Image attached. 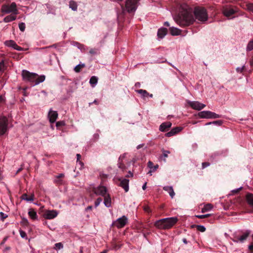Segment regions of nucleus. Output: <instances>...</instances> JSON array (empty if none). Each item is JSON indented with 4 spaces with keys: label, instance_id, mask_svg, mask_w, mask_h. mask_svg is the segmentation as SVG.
Here are the masks:
<instances>
[{
    "label": "nucleus",
    "instance_id": "f257e3e1",
    "mask_svg": "<svg viewBox=\"0 0 253 253\" xmlns=\"http://www.w3.org/2000/svg\"><path fill=\"white\" fill-rule=\"evenodd\" d=\"M176 23L180 26L185 27L191 24L194 21L192 9L185 4L180 6L179 13L174 17Z\"/></svg>",
    "mask_w": 253,
    "mask_h": 253
},
{
    "label": "nucleus",
    "instance_id": "f03ea898",
    "mask_svg": "<svg viewBox=\"0 0 253 253\" xmlns=\"http://www.w3.org/2000/svg\"><path fill=\"white\" fill-rule=\"evenodd\" d=\"M177 221V217L165 218L157 220L154 225L158 229L166 230L171 228Z\"/></svg>",
    "mask_w": 253,
    "mask_h": 253
},
{
    "label": "nucleus",
    "instance_id": "7ed1b4c3",
    "mask_svg": "<svg viewBox=\"0 0 253 253\" xmlns=\"http://www.w3.org/2000/svg\"><path fill=\"white\" fill-rule=\"evenodd\" d=\"M194 12L196 19L198 21L204 22L207 20L208 16L205 8L196 7Z\"/></svg>",
    "mask_w": 253,
    "mask_h": 253
},
{
    "label": "nucleus",
    "instance_id": "20e7f679",
    "mask_svg": "<svg viewBox=\"0 0 253 253\" xmlns=\"http://www.w3.org/2000/svg\"><path fill=\"white\" fill-rule=\"evenodd\" d=\"M250 234V231L249 230L243 232L241 234L235 233L233 238H232V240L236 243H243L247 240Z\"/></svg>",
    "mask_w": 253,
    "mask_h": 253
},
{
    "label": "nucleus",
    "instance_id": "39448f33",
    "mask_svg": "<svg viewBox=\"0 0 253 253\" xmlns=\"http://www.w3.org/2000/svg\"><path fill=\"white\" fill-rule=\"evenodd\" d=\"M1 11L4 13H12L14 14L18 13L16 4L13 2L10 4H4L1 6Z\"/></svg>",
    "mask_w": 253,
    "mask_h": 253
},
{
    "label": "nucleus",
    "instance_id": "423d86ee",
    "mask_svg": "<svg viewBox=\"0 0 253 253\" xmlns=\"http://www.w3.org/2000/svg\"><path fill=\"white\" fill-rule=\"evenodd\" d=\"M138 0H126V8L129 13L134 12L137 9Z\"/></svg>",
    "mask_w": 253,
    "mask_h": 253
},
{
    "label": "nucleus",
    "instance_id": "0eeeda50",
    "mask_svg": "<svg viewBox=\"0 0 253 253\" xmlns=\"http://www.w3.org/2000/svg\"><path fill=\"white\" fill-rule=\"evenodd\" d=\"M23 78L24 80L29 81L35 84L37 78V74L34 73H30L28 71L23 70L22 74Z\"/></svg>",
    "mask_w": 253,
    "mask_h": 253
},
{
    "label": "nucleus",
    "instance_id": "6e6552de",
    "mask_svg": "<svg viewBox=\"0 0 253 253\" xmlns=\"http://www.w3.org/2000/svg\"><path fill=\"white\" fill-rule=\"evenodd\" d=\"M127 222V217L125 215H123L114 221L113 222V225L116 226L117 228H122L124 227Z\"/></svg>",
    "mask_w": 253,
    "mask_h": 253
},
{
    "label": "nucleus",
    "instance_id": "1a4fd4ad",
    "mask_svg": "<svg viewBox=\"0 0 253 253\" xmlns=\"http://www.w3.org/2000/svg\"><path fill=\"white\" fill-rule=\"evenodd\" d=\"M7 130V119L5 117L0 118V135L4 134Z\"/></svg>",
    "mask_w": 253,
    "mask_h": 253
},
{
    "label": "nucleus",
    "instance_id": "9d476101",
    "mask_svg": "<svg viewBox=\"0 0 253 253\" xmlns=\"http://www.w3.org/2000/svg\"><path fill=\"white\" fill-rule=\"evenodd\" d=\"M187 103L193 109L198 111L201 110L206 107L205 104L202 103L199 101H188Z\"/></svg>",
    "mask_w": 253,
    "mask_h": 253
},
{
    "label": "nucleus",
    "instance_id": "9b49d317",
    "mask_svg": "<svg viewBox=\"0 0 253 253\" xmlns=\"http://www.w3.org/2000/svg\"><path fill=\"white\" fill-rule=\"evenodd\" d=\"M238 11V9L237 7H225L223 8V13L225 16L229 17L237 12Z\"/></svg>",
    "mask_w": 253,
    "mask_h": 253
},
{
    "label": "nucleus",
    "instance_id": "f8f14e48",
    "mask_svg": "<svg viewBox=\"0 0 253 253\" xmlns=\"http://www.w3.org/2000/svg\"><path fill=\"white\" fill-rule=\"evenodd\" d=\"M94 192L96 195L104 197L107 195V188L103 186H99L94 189Z\"/></svg>",
    "mask_w": 253,
    "mask_h": 253
},
{
    "label": "nucleus",
    "instance_id": "ddd939ff",
    "mask_svg": "<svg viewBox=\"0 0 253 253\" xmlns=\"http://www.w3.org/2000/svg\"><path fill=\"white\" fill-rule=\"evenodd\" d=\"M58 215V212L55 210L46 211L44 213V217L48 219H53Z\"/></svg>",
    "mask_w": 253,
    "mask_h": 253
},
{
    "label": "nucleus",
    "instance_id": "4468645a",
    "mask_svg": "<svg viewBox=\"0 0 253 253\" xmlns=\"http://www.w3.org/2000/svg\"><path fill=\"white\" fill-rule=\"evenodd\" d=\"M58 113L56 111H53L52 109H50L48 112V117L49 118V120L50 123H54L57 117H58Z\"/></svg>",
    "mask_w": 253,
    "mask_h": 253
},
{
    "label": "nucleus",
    "instance_id": "2eb2a0df",
    "mask_svg": "<svg viewBox=\"0 0 253 253\" xmlns=\"http://www.w3.org/2000/svg\"><path fill=\"white\" fill-rule=\"evenodd\" d=\"M119 180L121 181L120 186L124 188L126 192H127L129 190V180L126 178Z\"/></svg>",
    "mask_w": 253,
    "mask_h": 253
},
{
    "label": "nucleus",
    "instance_id": "dca6fc26",
    "mask_svg": "<svg viewBox=\"0 0 253 253\" xmlns=\"http://www.w3.org/2000/svg\"><path fill=\"white\" fill-rule=\"evenodd\" d=\"M182 129V127H175L173 128L170 131L167 132L166 134V136L167 137L172 136L177 133L180 132Z\"/></svg>",
    "mask_w": 253,
    "mask_h": 253
},
{
    "label": "nucleus",
    "instance_id": "f3484780",
    "mask_svg": "<svg viewBox=\"0 0 253 253\" xmlns=\"http://www.w3.org/2000/svg\"><path fill=\"white\" fill-rule=\"evenodd\" d=\"M171 123L169 122H165L161 125L160 126V130L161 131H166L167 129L170 127Z\"/></svg>",
    "mask_w": 253,
    "mask_h": 253
},
{
    "label": "nucleus",
    "instance_id": "a211bd4d",
    "mask_svg": "<svg viewBox=\"0 0 253 253\" xmlns=\"http://www.w3.org/2000/svg\"><path fill=\"white\" fill-rule=\"evenodd\" d=\"M104 204L107 208H109L111 206V199L109 194H107L104 196Z\"/></svg>",
    "mask_w": 253,
    "mask_h": 253
},
{
    "label": "nucleus",
    "instance_id": "6ab92c4d",
    "mask_svg": "<svg viewBox=\"0 0 253 253\" xmlns=\"http://www.w3.org/2000/svg\"><path fill=\"white\" fill-rule=\"evenodd\" d=\"M169 31L171 35L178 36L181 34V31L177 28L171 27L169 28Z\"/></svg>",
    "mask_w": 253,
    "mask_h": 253
},
{
    "label": "nucleus",
    "instance_id": "aec40b11",
    "mask_svg": "<svg viewBox=\"0 0 253 253\" xmlns=\"http://www.w3.org/2000/svg\"><path fill=\"white\" fill-rule=\"evenodd\" d=\"M210 115V111H203L199 112L198 114V116L200 118L203 119H209V116Z\"/></svg>",
    "mask_w": 253,
    "mask_h": 253
},
{
    "label": "nucleus",
    "instance_id": "412c9836",
    "mask_svg": "<svg viewBox=\"0 0 253 253\" xmlns=\"http://www.w3.org/2000/svg\"><path fill=\"white\" fill-rule=\"evenodd\" d=\"M167 33V29L165 28H162L159 29L157 35L159 38L162 39L166 35Z\"/></svg>",
    "mask_w": 253,
    "mask_h": 253
},
{
    "label": "nucleus",
    "instance_id": "4be33fe9",
    "mask_svg": "<svg viewBox=\"0 0 253 253\" xmlns=\"http://www.w3.org/2000/svg\"><path fill=\"white\" fill-rule=\"evenodd\" d=\"M246 199L248 204L252 207H253V194L248 193L246 195Z\"/></svg>",
    "mask_w": 253,
    "mask_h": 253
},
{
    "label": "nucleus",
    "instance_id": "5701e85b",
    "mask_svg": "<svg viewBox=\"0 0 253 253\" xmlns=\"http://www.w3.org/2000/svg\"><path fill=\"white\" fill-rule=\"evenodd\" d=\"M163 189L165 191H167L169 193L171 198H173L174 197L175 195V193L173 191L172 186H165L164 187Z\"/></svg>",
    "mask_w": 253,
    "mask_h": 253
},
{
    "label": "nucleus",
    "instance_id": "b1692460",
    "mask_svg": "<svg viewBox=\"0 0 253 253\" xmlns=\"http://www.w3.org/2000/svg\"><path fill=\"white\" fill-rule=\"evenodd\" d=\"M28 215L33 220L37 219L38 215L36 211L33 209H30L28 211Z\"/></svg>",
    "mask_w": 253,
    "mask_h": 253
},
{
    "label": "nucleus",
    "instance_id": "393cba45",
    "mask_svg": "<svg viewBox=\"0 0 253 253\" xmlns=\"http://www.w3.org/2000/svg\"><path fill=\"white\" fill-rule=\"evenodd\" d=\"M15 15L16 14H12L6 16L3 19V21L5 23H7L15 20L16 18Z\"/></svg>",
    "mask_w": 253,
    "mask_h": 253
},
{
    "label": "nucleus",
    "instance_id": "a878e982",
    "mask_svg": "<svg viewBox=\"0 0 253 253\" xmlns=\"http://www.w3.org/2000/svg\"><path fill=\"white\" fill-rule=\"evenodd\" d=\"M21 198L23 200H25L27 202H32L34 201V195L33 194H32L30 197H28V195L27 194H24L22 195Z\"/></svg>",
    "mask_w": 253,
    "mask_h": 253
},
{
    "label": "nucleus",
    "instance_id": "bb28decb",
    "mask_svg": "<svg viewBox=\"0 0 253 253\" xmlns=\"http://www.w3.org/2000/svg\"><path fill=\"white\" fill-rule=\"evenodd\" d=\"M98 82V78L95 76H92L91 77L89 80V83L92 87L95 86Z\"/></svg>",
    "mask_w": 253,
    "mask_h": 253
},
{
    "label": "nucleus",
    "instance_id": "cd10ccee",
    "mask_svg": "<svg viewBox=\"0 0 253 253\" xmlns=\"http://www.w3.org/2000/svg\"><path fill=\"white\" fill-rule=\"evenodd\" d=\"M44 80H45L44 76L42 75V76H41L39 77L37 75V78H36L35 83L33 84L32 85L34 86V85H37V84H39L40 83L43 82L44 81Z\"/></svg>",
    "mask_w": 253,
    "mask_h": 253
},
{
    "label": "nucleus",
    "instance_id": "c85d7f7f",
    "mask_svg": "<svg viewBox=\"0 0 253 253\" xmlns=\"http://www.w3.org/2000/svg\"><path fill=\"white\" fill-rule=\"evenodd\" d=\"M213 208V206L211 204H206L204 206V207L202 209V212H205L211 210Z\"/></svg>",
    "mask_w": 253,
    "mask_h": 253
},
{
    "label": "nucleus",
    "instance_id": "c756f323",
    "mask_svg": "<svg viewBox=\"0 0 253 253\" xmlns=\"http://www.w3.org/2000/svg\"><path fill=\"white\" fill-rule=\"evenodd\" d=\"M253 50V39H252L248 43L246 47L247 51H250Z\"/></svg>",
    "mask_w": 253,
    "mask_h": 253
},
{
    "label": "nucleus",
    "instance_id": "7c9ffc66",
    "mask_svg": "<svg viewBox=\"0 0 253 253\" xmlns=\"http://www.w3.org/2000/svg\"><path fill=\"white\" fill-rule=\"evenodd\" d=\"M70 8L73 10L76 11L77 9V4L76 2L74 1H70L69 3Z\"/></svg>",
    "mask_w": 253,
    "mask_h": 253
},
{
    "label": "nucleus",
    "instance_id": "2f4dec72",
    "mask_svg": "<svg viewBox=\"0 0 253 253\" xmlns=\"http://www.w3.org/2000/svg\"><path fill=\"white\" fill-rule=\"evenodd\" d=\"M84 67H85L84 64H78L74 68V71L77 73H79L80 72L81 69Z\"/></svg>",
    "mask_w": 253,
    "mask_h": 253
},
{
    "label": "nucleus",
    "instance_id": "473e14b6",
    "mask_svg": "<svg viewBox=\"0 0 253 253\" xmlns=\"http://www.w3.org/2000/svg\"><path fill=\"white\" fill-rule=\"evenodd\" d=\"M220 115L210 111L209 119H217L220 118Z\"/></svg>",
    "mask_w": 253,
    "mask_h": 253
},
{
    "label": "nucleus",
    "instance_id": "72a5a7b5",
    "mask_svg": "<svg viewBox=\"0 0 253 253\" xmlns=\"http://www.w3.org/2000/svg\"><path fill=\"white\" fill-rule=\"evenodd\" d=\"M138 93L142 95L143 97L147 96V95H149V93L147 92V91L143 89H139L136 91Z\"/></svg>",
    "mask_w": 253,
    "mask_h": 253
},
{
    "label": "nucleus",
    "instance_id": "f704fd0d",
    "mask_svg": "<svg viewBox=\"0 0 253 253\" xmlns=\"http://www.w3.org/2000/svg\"><path fill=\"white\" fill-rule=\"evenodd\" d=\"M63 248V245L61 243H58L55 244L54 249L56 250H59Z\"/></svg>",
    "mask_w": 253,
    "mask_h": 253
},
{
    "label": "nucleus",
    "instance_id": "c9c22d12",
    "mask_svg": "<svg viewBox=\"0 0 253 253\" xmlns=\"http://www.w3.org/2000/svg\"><path fill=\"white\" fill-rule=\"evenodd\" d=\"M211 214H201V215H197L196 216L200 219H203L205 218H207L211 216Z\"/></svg>",
    "mask_w": 253,
    "mask_h": 253
},
{
    "label": "nucleus",
    "instance_id": "e433bc0d",
    "mask_svg": "<svg viewBox=\"0 0 253 253\" xmlns=\"http://www.w3.org/2000/svg\"><path fill=\"white\" fill-rule=\"evenodd\" d=\"M19 29L22 31L24 32L25 29V24L24 23H20L19 24Z\"/></svg>",
    "mask_w": 253,
    "mask_h": 253
},
{
    "label": "nucleus",
    "instance_id": "4c0bfd02",
    "mask_svg": "<svg viewBox=\"0 0 253 253\" xmlns=\"http://www.w3.org/2000/svg\"><path fill=\"white\" fill-rule=\"evenodd\" d=\"M197 229H198V230L202 232H205L206 231L205 227L203 225H198Z\"/></svg>",
    "mask_w": 253,
    "mask_h": 253
},
{
    "label": "nucleus",
    "instance_id": "58836bf2",
    "mask_svg": "<svg viewBox=\"0 0 253 253\" xmlns=\"http://www.w3.org/2000/svg\"><path fill=\"white\" fill-rule=\"evenodd\" d=\"M101 202H102L101 198H97V200L95 202V207H98L100 205V204L101 203Z\"/></svg>",
    "mask_w": 253,
    "mask_h": 253
},
{
    "label": "nucleus",
    "instance_id": "ea45409f",
    "mask_svg": "<svg viewBox=\"0 0 253 253\" xmlns=\"http://www.w3.org/2000/svg\"><path fill=\"white\" fill-rule=\"evenodd\" d=\"M248 10L253 12V4L249 3L247 5Z\"/></svg>",
    "mask_w": 253,
    "mask_h": 253
},
{
    "label": "nucleus",
    "instance_id": "a19ab883",
    "mask_svg": "<svg viewBox=\"0 0 253 253\" xmlns=\"http://www.w3.org/2000/svg\"><path fill=\"white\" fill-rule=\"evenodd\" d=\"M118 167L122 169V170H124L126 169V166L122 163V162H119L118 163Z\"/></svg>",
    "mask_w": 253,
    "mask_h": 253
},
{
    "label": "nucleus",
    "instance_id": "79ce46f5",
    "mask_svg": "<svg viewBox=\"0 0 253 253\" xmlns=\"http://www.w3.org/2000/svg\"><path fill=\"white\" fill-rule=\"evenodd\" d=\"M158 167H159L158 165H156L154 166V169L152 170L150 169L148 171V173L150 175H151L152 172L156 171L157 170V169L158 168Z\"/></svg>",
    "mask_w": 253,
    "mask_h": 253
},
{
    "label": "nucleus",
    "instance_id": "37998d69",
    "mask_svg": "<svg viewBox=\"0 0 253 253\" xmlns=\"http://www.w3.org/2000/svg\"><path fill=\"white\" fill-rule=\"evenodd\" d=\"M245 65H243L242 67H237L236 68V71L238 72V73H241L245 69Z\"/></svg>",
    "mask_w": 253,
    "mask_h": 253
},
{
    "label": "nucleus",
    "instance_id": "c03bdc74",
    "mask_svg": "<svg viewBox=\"0 0 253 253\" xmlns=\"http://www.w3.org/2000/svg\"><path fill=\"white\" fill-rule=\"evenodd\" d=\"M65 125V124L64 121H59V122H57L56 124V126L57 127L64 126Z\"/></svg>",
    "mask_w": 253,
    "mask_h": 253
},
{
    "label": "nucleus",
    "instance_id": "a18cd8bd",
    "mask_svg": "<svg viewBox=\"0 0 253 253\" xmlns=\"http://www.w3.org/2000/svg\"><path fill=\"white\" fill-rule=\"evenodd\" d=\"M77 165L78 166L80 167V169H82L84 167V163L81 161L77 162Z\"/></svg>",
    "mask_w": 253,
    "mask_h": 253
},
{
    "label": "nucleus",
    "instance_id": "49530a36",
    "mask_svg": "<svg viewBox=\"0 0 253 253\" xmlns=\"http://www.w3.org/2000/svg\"><path fill=\"white\" fill-rule=\"evenodd\" d=\"M148 167L151 170H152L154 169V166L153 165V163L151 161H149L148 162Z\"/></svg>",
    "mask_w": 253,
    "mask_h": 253
},
{
    "label": "nucleus",
    "instance_id": "de8ad7c7",
    "mask_svg": "<svg viewBox=\"0 0 253 253\" xmlns=\"http://www.w3.org/2000/svg\"><path fill=\"white\" fill-rule=\"evenodd\" d=\"M20 234L22 238H25L27 236L26 233L22 230L20 231Z\"/></svg>",
    "mask_w": 253,
    "mask_h": 253
},
{
    "label": "nucleus",
    "instance_id": "09e8293b",
    "mask_svg": "<svg viewBox=\"0 0 253 253\" xmlns=\"http://www.w3.org/2000/svg\"><path fill=\"white\" fill-rule=\"evenodd\" d=\"M212 124L218 125V126H221L222 124V121L218 120V121H215L212 122Z\"/></svg>",
    "mask_w": 253,
    "mask_h": 253
},
{
    "label": "nucleus",
    "instance_id": "8fccbe9b",
    "mask_svg": "<svg viewBox=\"0 0 253 253\" xmlns=\"http://www.w3.org/2000/svg\"><path fill=\"white\" fill-rule=\"evenodd\" d=\"M248 249L250 253H253V243L249 246Z\"/></svg>",
    "mask_w": 253,
    "mask_h": 253
},
{
    "label": "nucleus",
    "instance_id": "3c124183",
    "mask_svg": "<svg viewBox=\"0 0 253 253\" xmlns=\"http://www.w3.org/2000/svg\"><path fill=\"white\" fill-rule=\"evenodd\" d=\"M4 69V63L3 62H0V72H1L3 71Z\"/></svg>",
    "mask_w": 253,
    "mask_h": 253
},
{
    "label": "nucleus",
    "instance_id": "603ef678",
    "mask_svg": "<svg viewBox=\"0 0 253 253\" xmlns=\"http://www.w3.org/2000/svg\"><path fill=\"white\" fill-rule=\"evenodd\" d=\"M209 166H210V163H209L208 162H204V163H202L203 169H205Z\"/></svg>",
    "mask_w": 253,
    "mask_h": 253
},
{
    "label": "nucleus",
    "instance_id": "864d4df0",
    "mask_svg": "<svg viewBox=\"0 0 253 253\" xmlns=\"http://www.w3.org/2000/svg\"><path fill=\"white\" fill-rule=\"evenodd\" d=\"M0 218L1 219H2V220H3L4 218H5L7 216L4 214V213L1 212L0 213Z\"/></svg>",
    "mask_w": 253,
    "mask_h": 253
},
{
    "label": "nucleus",
    "instance_id": "5fc2aeb1",
    "mask_svg": "<svg viewBox=\"0 0 253 253\" xmlns=\"http://www.w3.org/2000/svg\"><path fill=\"white\" fill-rule=\"evenodd\" d=\"M5 44L6 45L9 46V47H12V45H13V43L10 42V41H6L5 42Z\"/></svg>",
    "mask_w": 253,
    "mask_h": 253
},
{
    "label": "nucleus",
    "instance_id": "6e6d98bb",
    "mask_svg": "<svg viewBox=\"0 0 253 253\" xmlns=\"http://www.w3.org/2000/svg\"><path fill=\"white\" fill-rule=\"evenodd\" d=\"M169 153V151H163V156L165 158L168 157V154Z\"/></svg>",
    "mask_w": 253,
    "mask_h": 253
},
{
    "label": "nucleus",
    "instance_id": "4d7b16f0",
    "mask_svg": "<svg viewBox=\"0 0 253 253\" xmlns=\"http://www.w3.org/2000/svg\"><path fill=\"white\" fill-rule=\"evenodd\" d=\"M5 98L4 96L2 95H0V103H3L4 102Z\"/></svg>",
    "mask_w": 253,
    "mask_h": 253
},
{
    "label": "nucleus",
    "instance_id": "13d9d810",
    "mask_svg": "<svg viewBox=\"0 0 253 253\" xmlns=\"http://www.w3.org/2000/svg\"><path fill=\"white\" fill-rule=\"evenodd\" d=\"M10 42L13 43V45H12V47L15 49V47H17V45L16 42L12 40H10Z\"/></svg>",
    "mask_w": 253,
    "mask_h": 253
},
{
    "label": "nucleus",
    "instance_id": "bf43d9fd",
    "mask_svg": "<svg viewBox=\"0 0 253 253\" xmlns=\"http://www.w3.org/2000/svg\"><path fill=\"white\" fill-rule=\"evenodd\" d=\"M126 155V154H124L120 156V157H119V161L121 162L122 161V160H123V159H124L125 158Z\"/></svg>",
    "mask_w": 253,
    "mask_h": 253
},
{
    "label": "nucleus",
    "instance_id": "052dcab7",
    "mask_svg": "<svg viewBox=\"0 0 253 253\" xmlns=\"http://www.w3.org/2000/svg\"><path fill=\"white\" fill-rule=\"evenodd\" d=\"M242 188V187L239 188H237V189H234L233 190H232V192H234V193H237L240 190H241V189Z\"/></svg>",
    "mask_w": 253,
    "mask_h": 253
},
{
    "label": "nucleus",
    "instance_id": "680f3d73",
    "mask_svg": "<svg viewBox=\"0 0 253 253\" xmlns=\"http://www.w3.org/2000/svg\"><path fill=\"white\" fill-rule=\"evenodd\" d=\"M144 146V144H141L138 145L137 146L136 148H137V149H140V148H141L143 147Z\"/></svg>",
    "mask_w": 253,
    "mask_h": 253
},
{
    "label": "nucleus",
    "instance_id": "e2e57ef3",
    "mask_svg": "<svg viewBox=\"0 0 253 253\" xmlns=\"http://www.w3.org/2000/svg\"><path fill=\"white\" fill-rule=\"evenodd\" d=\"M64 176V174H63V173H60V174H58V175H57V176H56V178H60V177H63Z\"/></svg>",
    "mask_w": 253,
    "mask_h": 253
},
{
    "label": "nucleus",
    "instance_id": "0e129e2a",
    "mask_svg": "<svg viewBox=\"0 0 253 253\" xmlns=\"http://www.w3.org/2000/svg\"><path fill=\"white\" fill-rule=\"evenodd\" d=\"M15 49L18 51H21L22 50V48L18 45H17V47H15Z\"/></svg>",
    "mask_w": 253,
    "mask_h": 253
},
{
    "label": "nucleus",
    "instance_id": "69168bd1",
    "mask_svg": "<svg viewBox=\"0 0 253 253\" xmlns=\"http://www.w3.org/2000/svg\"><path fill=\"white\" fill-rule=\"evenodd\" d=\"M81 157V156L80 154H77V162L80 161V159Z\"/></svg>",
    "mask_w": 253,
    "mask_h": 253
},
{
    "label": "nucleus",
    "instance_id": "338daca9",
    "mask_svg": "<svg viewBox=\"0 0 253 253\" xmlns=\"http://www.w3.org/2000/svg\"><path fill=\"white\" fill-rule=\"evenodd\" d=\"M89 53L90 54H94L96 53V52L95 51V50L93 49H91L89 50Z\"/></svg>",
    "mask_w": 253,
    "mask_h": 253
},
{
    "label": "nucleus",
    "instance_id": "774afa93",
    "mask_svg": "<svg viewBox=\"0 0 253 253\" xmlns=\"http://www.w3.org/2000/svg\"><path fill=\"white\" fill-rule=\"evenodd\" d=\"M250 65L253 67V57L251 59L250 61Z\"/></svg>",
    "mask_w": 253,
    "mask_h": 253
}]
</instances>
